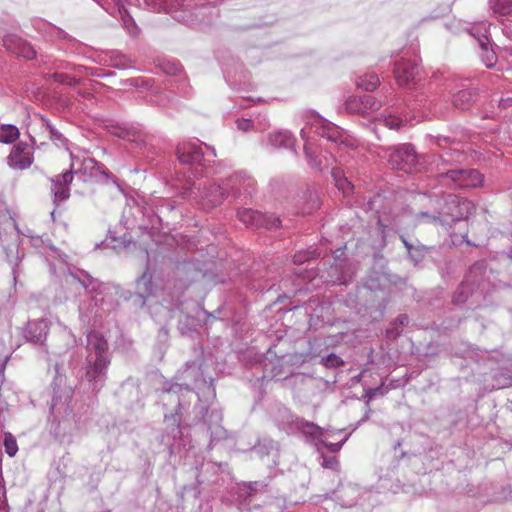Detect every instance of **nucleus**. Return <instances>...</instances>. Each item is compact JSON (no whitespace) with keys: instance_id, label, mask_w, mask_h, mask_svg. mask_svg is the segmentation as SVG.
Instances as JSON below:
<instances>
[{"instance_id":"obj_19","label":"nucleus","mask_w":512,"mask_h":512,"mask_svg":"<svg viewBox=\"0 0 512 512\" xmlns=\"http://www.w3.org/2000/svg\"><path fill=\"white\" fill-rule=\"evenodd\" d=\"M4 446H5L6 453L10 457H13L16 455V453L18 451V445H17L16 439L14 438V436L11 433L5 434Z\"/></svg>"},{"instance_id":"obj_3","label":"nucleus","mask_w":512,"mask_h":512,"mask_svg":"<svg viewBox=\"0 0 512 512\" xmlns=\"http://www.w3.org/2000/svg\"><path fill=\"white\" fill-rule=\"evenodd\" d=\"M34 161V149L26 142L16 144L7 157L9 167L16 170L30 168Z\"/></svg>"},{"instance_id":"obj_8","label":"nucleus","mask_w":512,"mask_h":512,"mask_svg":"<svg viewBox=\"0 0 512 512\" xmlns=\"http://www.w3.org/2000/svg\"><path fill=\"white\" fill-rule=\"evenodd\" d=\"M177 154L181 163L189 165L199 163L203 157L200 147L190 143L179 145Z\"/></svg>"},{"instance_id":"obj_28","label":"nucleus","mask_w":512,"mask_h":512,"mask_svg":"<svg viewBox=\"0 0 512 512\" xmlns=\"http://www.w3.org/2000/svg\"><path fill=\"white\" fill-rule=\"evenodd\" d=\"M280 219L274 215H267L266 221L262 224V227H266L268 229L277 228L280 226Z\"/></svg>"},{"instance_id":"obj_2","label":"nucleus","mask_w":512,"mask_h":512,"mask_svg":"<svg viewBox=\"0 0 512 512\" xmlns=\"http://www.w3.org/2000/svg\"><path fill=\"white\" fill-rule=\"evenodd\" d=\"M389 163L393 169L407 173L417 172L422 168L420 157L416 154L414 147L408 144L393 148L389 155Z\"/></svg>"},{"instance_id":"obj_5","label":"nucleus","mask_w":512,"mask_h":512,"mask_svg":"<svg viewBox=\"0 0 512 512\" xmlns=\"http://www.w3.org/2000/svg\"><path fill=\"white\" fill-rule=\"evenodd\" d=\"M380 106V101L372 95L349 97L345 102V109L347 112L360 114L362 116H366L371 112L378 110Z\"/></svg>"},{"instance_id":"obj_6","label":"nucleus","mask_w":512,"mask_h":512,"mask_svg":"<svg viewBox=\"0 0 512 512\" xmlns=\"http://www.w3.org/2000/svg\"><path fill=\"white\" fill-rule=\"evenodd\" d=\"M420 67L415 62L400 60L395 64L394 74L398 85L410 86L419 76Z\"/></svg>"},{"instance_id":"obj_9","label":"nucleus","mask_w":512,"mask_h":512,"mask_svg":"<svg viewBox=\"0 0 512 512\" xmlns=\"http://www.w3.org/2000/svg\"><path fill=\"white\" fill-rule=\"evenodd\" d=\"M239 220L248 228L257 229L262 227L267 215L252 209H242L238 213Z\"/></svg>"},{"instance_id":"obj_32","label":"nucleus","mask_w":512,"mask_h":512,"mask_svg":"<svg viewBox=\"0 0 512 512\" xmlns=\"http://www.w3.org/2000/svg\"><path fill=\"white\" fill-rule=\"evenodd\" d=\"M341 446H342V444H340V443H331V444L327 445V447L329 448V450L331 452L339 451L341 449Z\"/></svg>"},{"instance_id":"obj_25","label":"nucleus","mask_w":512,"mask_h":512,"mask_svg":"<svg viewBox=\"0 0 512 512\" xmlns=\"http://www.w3.org/2000/svg\"><path fill=\"white\" fill-rule=\"evenodd\" d=\"M53 78L56 82L60 83V84H66L68 86H74L78 83V80L73 78V77H70L66 74H62V73H55L53 75Z\"/></svg>"},{"instance_id":"obj_20","label":"nucleus","mask_w":512,"mask_h":512,"mask_svg":"<svg viewBox=\"0 0 512 512\" xmlns=\"http://www.w3.org/2000/svg\"><path fill=\"white\" fill-rule=\"evenodd\" d=\"M121 15V18H122V21L124 23V26L125 28L127 29V31L132 35V36H137L138 35V28L133 20V18L129 15L128 11L126 13H122L120 14Z\"/></svg>"},{"instance_id":"obj_10","label":"nucleus","mask_w":512,"mask_h":512,"mask_svg":"<svg viewBox=\"0 0 512 512\" xmlns=\"http://www.w3.org/2000/svg\"><path fill=\"white\" fill-rule=\"evenodd\" d=\"M485 33H487L486 24H483ZM478 42L482 50V60L486 67L491 68L495 65L497 56L495 52L489 48L490 42L486 34L478 37Z\"/></svg>"},{"instance_id":"obj_4","label":"nucleus","mask_w":512,"mask_h":512,"mask_svg":"<svg viewBox=\"0 0 512 512\" xmlns=\"http://www.w3.org/2000/svg\"><path fill=\"white\" fill-rule=\"evenodd\" d=\"M446 177L458 188H478L484 182V176L476 169L450 170Z\"/></svg>"},{"instance_id":"obj_17","label":"nucleus","mask_w":512,"mask_h":512,"mask_svg":"<svg viewBox=\"0 0 512 512\" xmlns=\"http://www.w3.org/2000/svg\"><path fill=\"white\" fill-rule=\"evenodd\" d=\"M378 122L391 130H398L403 125V120L391 113L383 114L382 117L378 119Z\"/></svg>"},{"instance_id":"obj_29","label":"nucleus","mask_w":512,"mask_h":512,"mask_svg":"<svg viewBox=\"0 0 512 512\" xmlns=\"http://www.w3.org/2000/svg\"><path fill=\"white\" fill-rule=\"evenodd\" d=\"M73 180L72 172H65L61 175V181H57L55 184H62V186L68 187Z\"/></svg>"},{"instance_id":"obj_24","label":"nucleus","mask_w":512,"mask_h":512,"mask_svg":"<svg viewBox=\"0 0 512 512\" xmlns=\"http://www.w3.org/2000/svg\"><path fill=\"white\" fill-rule=\"evenodd\" d=\"M270 139H271L272 144L275 146H277V145L288 146L291 143L290 137L281 132L271 135Z\"/></svg>"},{"instance_id":"obj_15","label":"nucleus","mask_w":512,"mask_h":512,"mask_svg":"<svg viewBox=\"0 0 512 512\" xmlns=\"http://www.w3.org/2000/svg\"><path fill=\"white\" fill-rule=\"evenodd\" d=\"M224 193L219 186H213L211 192L206 195L203 205L205 207H214L220 205L224 200Z\"/></svg>"},{"instance_id":"obj_7","label":"nucleus","mask_w":512,"mask_h":512,"mask_svg":"<svg viewBox=\"0 0 512 512\" xmlns=\"http://www.w3.org/2000/svg\"><path fill=\"white\" fill-rule=\"evenodd\" d=\"M313 127L315 128V133H317L321 137L327 138L328 140L333 142H343L342 130L336 125L327 122L323 119H316Z\"/></svg>"},{"instance_id":"obj_11","label":"nucleus","mask_w":512,"mask_h":512,"mask_svg":"<svg viewBox=\"0 0 512 512\" xmlns=\"http://www.w3.org/2000/svg\"><path fill=\"white\" fill-rule=\"evenodd\" d=\"M4 45L7 49L11 50L13 53L25 59H33L36 55V52L33 49V47L22 40H18L17 43L15 44V47H13L12 39L8 38L4 40Z\"/></svg>"},{"instance_id":"obj_12","label":"nucleus","mask_w":512,"mask_h":512,"mask_svg":"<svg viewBox=\"0 0 512 512\" xmlns=\"http://www.w3.org/2000/svg\"><path fill=\"white\" fill-rule=\"evenodd\" d=\"M476 93L471 89L457 92L452 99L453 105L460 109H467L475 101Z\"/></svg>"},{"instance_id":"obj_23","label":"nucleus","mask_w":512,"mask_h":512,"mask_svg":"<svg viewBox=\"0 0 512 512\" xmlns=\"http://www.w3.org/2000/svg\"><path fill=\"white\" fill-rule=\"evenodd\" d=\"M322 363L327 368H335L343 365V360L335 354H330L322 359Z\"/></svg>"},{"instance_id":"obj_27","label":"nucleus","mask_w":512,"mask_h":512,"mask_svg":"<svg viewBox=\"0 0 512 512\" xmlns=\"http://www.w3.org/2000/svg\"><path fill=\"white\" fill-rule=\"evenodd\" d=\"M322 466L324 468L339 470L340 464L336 457H324Z\"/></svg>"},{"instance_id":"obj_16","label":"nucleus","mask_w":512,"mask_h":512,"mask_svg":"<svg viewBox=\"0 0 512 512\" xmlns=\"http://www.w3.org/2000/svg\"><path fill=\"white\" fill-rule=\"evenodd\" d=\"M380 81L376 74H366L362 77H359L356 84L359 88H362L366 91H373L377 88Z\"/></svg>"},{"instance_id":"obj_22","label":"nucleus","mask_w":512,"mask_h":512,"mask_svg":"<svg viewBox=\"0 0 512 512\" xmlns=\"http://www.w3.org/2000/svg\"><path fill=\"white\" fill-rule=\"evenodd\" d=\"M56 201H64L69 198V188L62 186V184H55L53 188Z\"/></svg>"},{"instance_id":"obj_18","label":"nucleus","mask_w":512,"mask_h":512,"mask_svg":"<svg viewBox=\"0 0 512 512\" xmlns=\"http://www.w3.org/2000/svg\"><path fill=\"white\" fill-rule=\"evenodd\" d=\"M332 175L334 177L336 187L342 191L344 195H348L353 189L351 183L347 180V178L342 176L341 172L338 170H334Z\"/></svg>"},{"instance_id":"obj_1","label":"nucleus","mask_w":512,"mask_h":512,"mask_svg":"<svg viewBox=\"0 0 512 512\" xmlns=\"http://www.w3.org/2000/svg\"><path fill=\"white\" fill-rule=\"evenodd\" d=\"M438 204L439 211L437 215H429L427 212H423L418 215L419 221L450 226L456 221L467 219L475 212V205L472 201L456 195H448L442 202L438 201Z\"/></svg>"},{"instance_id":"obj_21","label":"nucleus","mask_w":512,"mask_h":512,"mask_svg":"<svg viewBox=\"0 0 512 512\" xmlns=\"http://www.w3.org/2000/svg\"><path fill=\"white\" fill-rule=\"evenodd\" d=\"M494 9L501 15L512 14V0H498L495 3Z\"/></svg>"},{"instance_id":"obj_14","label":"nucleus","mask_w":512,"mask_h":512,"mask_svg":"<svg viewBox=\"0 0 512 512\" xmlns=\"http://www.w3.org/2000/svg\"><path fill=\"white\" fill-rule=\"evenodd\" d=\"M88 342L93 347L97 355H103L108 348L106 339L97 332H91L88 335Z\"/></svg>"},{"instance_id":"obj_31","label":"nucleus","mask_w":512,"mask_h":512,"mask_svg":"<svg viewBox=\"0 0 512 512\" xmlns=\"http://www.w3.org/2000/svg\"><path fill=\"white\" fill-rule=\"evenodd\" d=\"M512 105V98L511 97H507V98H503L500 100V106L506 108L508 106H511Z\"/></svg>"},{"instance_id":"obj_30","label":"nucleus","mask_w":512,"mask_h":512,"mask_svg":"<svg viewBox=\"0 0 512 512\" xmlns=\"http://www.w3.org/2000/svg\"><path fill=\"white\" fill-rule=\"evenodd\" d=\"M116 6L118 7L119 13L122 14L123 12H127L126 5L128 3V0H114Z\"/></svg>"},{"instance_id":"obj_13","label":"nucleus","mask_w":512,"mask_h":512,"mask_svg":"<svg viewBox=\"0 0 512 512\" xmlns=\"http://www.w3.org/2000/svg\"><path fill=\"white\" fill-rule=\"evenodd\" d=\"M20 136L19 129L11 124H4L0 127V142L10 144L15 142Z\"/></svg>"},{"instance_id":"obj_26","label":"nucleus","mask_w":512,"mask_h":512,"mask_svg":"<svg viewBox=\"0 0 512 512\" xmlns=\"http://www.w3.org/2000/svg\"><path fill=\"white\" fill-rule=\"evenodd\" d=\"M106 359L103 355H97L94 366H93V375L92 378H95L98 374L102 372V370L106 367Z\"/></svg>"},{"instance_id":"obj_33","label":"nucleus","mask_w":512,"mask_h":512,"mask_svg":"<svg viewBox=\"0 0 512 512\" xmlns=\"http://www.w3.org/2000/svg\"><path fill=\"white\" fill-rule=\"evenodd\" d=\"M402 241L407 249H411V245L404 238H402Z\"/></svg>"}]
</instances>
